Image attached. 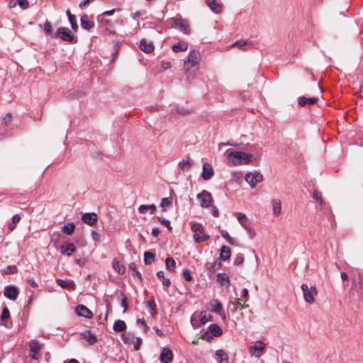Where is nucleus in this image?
<instances>
[{"instance_id":"10","label":"nucleus","mask_w":363,"mask_h":363,"mask_svg":"<svg viewBox=\"0 0 363 363\" xmlns=\"http://www.w3.org/2000/svg\"><path fill=\"white\" fill-rule=\"evenodd\" d=\"M265 344L262 341H256L255 345L249 348V352L252 355L259 357L262 354V351Z\"/></svg>"},{"instance_id":"59","label":"nucleus","mask_w":363,"mask_h":363,"mask_svg":"<svg viewBox=\"0 0 363 363\" xmlns=\"http://www.w3.org/2000/svg\"><path fill=\"white\" fill-rule=\"evenodd\" d=\"M94 0H84L79 4V7L81 9L86 8L90 3L93 2Z\"/></svg>"},{"instance_id":"49","label":"nucleus","mask_w":363,"mask_h":363,"mask_svg":"<svg viewBox=\"0 0 363 363\" xmlns=\"http://www.w3.org/2000/svg\"><path fill=\"white\" fill-rule=\"evenodd\" d=\"M244 259H245L244 255L241 253H239L237 255V256L234 260V264L235 265H240L244 262Z\"/></svg>"},{"instance_id":"42","label":"nucleus","mask_w":363,"mask_h":363,"mask_svg":"<svg viewBox=\"0 0 363 363\" xmlns=\"http://www.w3.org/2000/svg\"><path fill=\"white\" fill-rule=\"evenodd\" d=\"M97 21L102 27H107L111 23L110 21L106 19V16L102 14L97 16Z\"/></svg>"},{"instance_id":"46","label":"nucleus","mask_w":363,"mask_h":363,"mask_svg":"<svg viewBox=\"0 0 363 363\" xmlns=\"http://www.w3.org/2000/svg\"><path fill=\"white\" fill-rule=\"evenodd\" d=\"M172 203L171 197H165L162 199L160 206L162 208L163 211H165L166 208L169 206Z\"/></svg>"},{"instance_id":"13","label":"nucleus","mask_w":363,"mask_h":363,"mask_svg":"<svg viewBox=\"0 0 363 363\" xmlns=\"http://www.w3.org/2000/svg\"><path fill=\"white\" fill-rule=\"evenodd\" d=\"M173 353L172 351L167 348H163L162 353L160 356V360L162 363H169L172 361Z\"/></svg>"},{"instance_id":"64","label":"nucleus","mask_w":363,"mask_h":363,"mask_svg":"<svg viewBox=\"0 0 363 363\" xmlns=\"http://www.w3.org/2000/svg\"><path fill=\"white\" fill-rule=\"evenodd\" d=\"M147 306L150 308L151 309H153L155 306L154 301L150 300L147 302Z\"/></svg>"},{"instance_id":"61","label":"nucleus","mask_w":363,"mask_h":363,"mask_svg":"<svg viewBox=\"0 0 363 363\" xmlns=\"http://www.w3.org/2000/svg\"><path fill=\"white\" fill-rule=\"evenodd\" d=\"M28 284L30 285L33 288L38 287V284L33 279H30L27 281Z\"/></svg>"},{"instance_id":"21","label":"nucleus","mask_w":363,"mask_h":363,"mask_svg":"<svg viewBox=\"0 0 363 363\" xmlns=\"http://www.w3.org/2000/svg\"><path fill=\"white\" fill-rule=\"evenodd\" d=\"M206 2L208 6L214 13H220L221 12V5L219 3H218L216 0H206Z\"/></svg>"},{"instance_id":"26","label":"nucleus","mask_w":363,"mask_h":363,"mask_svg":"<svg viewBox=\"0 0 363 363\" xmlns=\"http://www.w3.org/2000/svg\"><path fill=\"white\" fill-rule=\"evenodd\" d=\"M56 282L62 289H74V287L75 286L74 281H72L71 279L65 281V280L58 279L56 280Z\"/></svg>"},{"instance_id":"44","label":"nucleus","mask_w":363,"mask_h":363,"mask_svg":"<svg viewBox=\"0 0 363 363\" xmlns=\"http://www.w3.org/2000/svg\"><path fill=\"white\" fill-rule=\"evenodd\" d=\"M165 264L168 269H174L176 265V262L172 257H167L165 260Z\"/></svg>"},{"instance_id":"3","label":"nucleus","mask_w":363,"mask_h":363,"mask_svg":"<svg viewBox=\"0 0 363 363\" xmlns=\"http://www.w3.org/2000/svg\"><path fill=\"white\" fill-rule=\"evenodd\" d=\"M301 288L303 291L304 300L308 303H313L315 302V297L318 294L316 288L315 286L309 288L306 284H303Z\"/></svg>"},{"instance_id":"53","label":"nucleus","mask_w":363,"mask_h":363,"mask_svg":"<svg viewBox=\"0 0 363 363\" xmlns=\"http://www.w3.org/2000/svg\"><path fill=\"white\" fill-rule=\"evenodd\" d=\"M177 112L182 116H185L191 113L189 110L186 109L185 108L183 107H178L177 108Z\"/></svg>"},{"instance_id":"58","label":"nucleus","mask_w":363,"mask_h":363,"mask_svg":"<svg viewBox=\"0 0 363 363\" xmlns=\"http://www.w3.org/2000/svg\"><path fill=\"white\" fill-rule=\"evenodd\" d=\"M91 237L94 241L97 242V241L100 240L101 235L99 233H97L96 231L93 230V231H91Z\"/></svg>"},{"instance_id":"8","label":"nucleus","mask_w":363,"mask_h":363,"mask_svg":"<svg viewBox=\"0 0 363 363\" xmlns=\"http://www.w3.org/2000/svg\"><path fill=\"white\" fill-rule=\"evenodd\" d=\"M208 306L211 311L220 315L223 319H225V313L223 310L221 302L216 299L211 300L209 302Z\"/></svg>"},{"instance_id":"55","label":"nucleus","mask_w":363,"mask_h":363,"mask_svg":"<svg viewBox=\"0 0 363 363\" xmlns=\"http://www.w3.org/2000/svg\"><path fill=\"white\" fill-rule=\"evenodd\" d=\"M222 237L225 238L228 242L229 244L232 245L234 244L233 238L229 235V234L227 232H222Z\"/></svg>"},{"instance_id":"23","label":"nucleus","mask_w":363,"mask_h":363,"mask_svg":"<svg viewBox=\"0 0 363 363\" xmlns=\"http://www.w3.org/2000/svg\"><path fill=\"white\" fill-rule=\"evenodd\" d=\"M317 101L318 99L315 97L306 98L301 96L298 98V104L301 106H304L306 105H313L317 102Z\"/></svg>"},{"instance_id":"40","label":"nucleus","mask_w":363,"mask_h":363,"mask_svg":"<svg viewBox=\"0 0 363 363\" xmlns=\"http://www.w3.org/2000/svg\"><path fill=\"white\" fill-rule=\"evenodd\" d=\"M155 260V255L150 252H145L144 262L146 264H150Z\"/></svg>"},{"instance_id":"50","label":"nucleus","mask_w":363,"mask_h":363,"mask_svg":"<svg viewBox=\"0 0 363 363\" xmlns=\"http://www.w3.org/2000/svg\"><path fill=\"white\" fill-rule=\"evenodd\" d=\"M69 21L71 24V26H72V28L74 30H77L78 29V25H77V23L76 21V17L75 16H69Z\"/></svg>"},{"instance_id":"11","label":"nucleus","mask_w":363,"mask_h":363,"mask_svg":"<svg viewBox=\"0 0 363 363\" xmlns=\"http://www.w3.org/2000/svg\"><path fill=\"white\" fill-rule=\"evenodd\" d=\"M18 294H19L18 289L15 286L10 285V286H6L4 288V295L6 298H8L12 301H15L17 298Z\"/></svg>"},{"instance_id":"14","label":"nucleus","mask_w":363,"mask_h":363,"mask_svg":"<svg viewBox=\"0 0 363 363\" xmlns=\"http://www.w3.org/2000/svg\"><path fill=\"white\" fill-rule=\"evenodd\" d=\"M82 220L84 223L93 226L97 221V215L94 213H86L82 216Z\"/></svg>"},{"instance_id":"22","label":"nucleus","mask_w":363,"mask_h":363,"mask_svg":"<svg viewBox=\"0 0 363 363\" xmlns=\"http://www.w3.org/2000/svg\"><path fill=\"white\" fill-rule=\"evenodd\" d=\"M231 255L230 248L228 246L223 245L220 250V259L222 261H227L230 259Z\"/></svg>"},{"instance_id":"60","label":"nucleus","mask_w":363,"mask_h":363,"mask_svg":"<svg viewBox=\"0 0 363 363\" xmlns=\"http://www.w3.org/2000/svg\"><path fill=\"white\" fill-rule=\"evenodd\" d=\"M141 342L142 339L140 337H137L136 342L134 344V348L135 350H138L140 349Z\"/></svg>"},{"instance_id":"20","label":"nucleus","mask_w":363,"mask_h":363,"mask_svg":"<svg viewBox=\"0 0 363 363\" xmlns=\"http://www.w3.org/2000/svg\"><path fill=\"white\" fill-rule=\"evenodd\" d=\"M156 211V206L155 204L150 205H140L138 207V212L141 214H145L148 211L150 214H153Z\"/></svg>"},{"instance_id":"12","label":"nucleus","mask_w":363,"mask_h":363,"mask_svg":"<svg viewBox=\"0 0 363 363\" xmlns=\"http://www.w3.org/2000/svg\"><path fill=\"white\" fill-rule=\"evenodd\" d=\"M175 27L179 28L185 34H188L190 32V28L189 22L182 18H177L174 20Z\"/></svg>"},{"instance_id":"35","label":"nucleus","mask_w":363,"mask_h":363,"mask_svg":"<svg viewBox=\"0 0 363 363\" xmlns=\"http://www.w3.org/2000/svg\"><path fill=\"white\" fill-rule=\"evenodd\" d=\"M129 270L131 272V274L133 277H138L140 281H142V275L138 271L136 268V264L134 262H131L129 264Z\"/></svg>"},{"instance_id":"2","label":"nucleus","mask_w":363,"mask_h":363,"mask_svg":"<svg viewBox=\"0 0 363 363\" xmlns=\"http://www.w3.org/2000/svg\"><path fill=\"white\" fill-rule=\"evenodd\" d=\"M191 230L194 233V240L200 243L209 240L210 236L204 233V229L201 223H194L191 225Z\"/></svg>"},{"instance_id":"34","label":"nucleus","mask_w":363,"mask_h":363,"mask_svg":"<svg viewBox=\"0 0 363 363\" xmlns=\"http://www.w3.org/2000/svg\"><path fill=\"white\" fill-rule=\"evenodd\" d=\"M272 206H273L274 215L279 216L281 213V206L280 200L274 199L272 201Z\"/></svg>"},{"instance_id":"30","label":"nucleus","mask_w":363,"mask_h":363,"mask_svg":"<svg viewBox=\"0 0 363 363\" xmlns=\"http://www.w3.org/2000/svg\"><path fill=\"white\" fill-rule=\"evenodd\" d=\"M215 355L219 358L220 363H228V356L225 351L218 350L216 352Z\"/></svg>"},{"instance_id":"57","label":"nucleus","mask_w":363,"mask_h":363,"mask_svg":"<svg viewBox=\"0 0 363 363\" xmlns=\"http://www.w3.org/2000/svg\"><path fill=\"white\" fill-rule=\"evenodd\" d=\"M12 119H13V116H12L11 113H7L3 118L4 122L6 124H9V123H11Z\"/></svg>"},{"instance_id":"36","label":"nucleus","mask_w":363,"mask_h":363,"mask_svg":"<svg viewBox=\"0 0 363 363\" xmlns=\"http://www.w3.org/2000/svg\"><path fill=\"white\" fill-rule=\"evenodd\" d=\"M157 276L158 279H160L162 281V285L164 287H169L171 285L170 280L169 279H166L164 277V272L163 271L158 272L157 273Z\"/></svg>"},{"instance_id":"5","label":"nucleus","mask_w":363,"mask_h":363,"mask_svg":"<svg viewBox=\"0 0 363 363\" xmlns=\"http://www.w3.org/2000/svg\"><path fill=\"white\" fill-rule=\"evenodd\" d=\"M196 197L200 201L201 206L203 208L209 207L213 201L212 195L206 190H203L201 193L198 194Z\"/></svg>"},{"instance_id":"7","label":"nucleus","mask_w":363,"mask_h":363,"mask_svg":"<svg viewBox=\"0 0 363 363\" xmlns=\"http://www.w3.org/2000/svg\"><path fill=\"white\" fill-rule=\"evenodd\" d=\"M245 180L252 188H255L257 183L263 180V177L259 172L247 173L245 176Z\"/></svg>"},{"instance_id":"18","label":"nucleus","mask_w":363,"mask_h":363,"mask_svg":"<svg viewBox=\"0 0 363 363\" xmlns=\"http://www.w3.org/2000/svg\"><path fill=\"white\" fill-rule=\"evenodd\" d=\"M217 281L222 286L228 287L230 285V281L226 273H218L217 274Z\"/></svg>"},{"instance_id":"19","label":"nucleus","mask_w":363,"mask_h":363,"mask_svg":"<svg viewBox=\"0 0 363 363\" xmlns=\"http://www.w3.org/2000/svg\"><path fill=\"white\" fill-rule=\"evenodd\" d=\"M81 26L84 29L90 30L94 28V23L89 20L88 15L84 14L81 17Z\"/></svg>"},{"instance_id":"4","label":"nucleus","mask_w":363,"mask_h":363,"mask_svg":"<svg viewBox=\"0 0 363 363\" xmlns=\"http://www.w3.org/2000/svg\"><path fill=\"white\" fill-rule=\"evenodd\" d=\"M57 35V37L60 38L64 41L71 43H75L77 42L74 34L68 28L60 27L58 29Z\"/></svg>"},{"instance_id":"33","label":"nucleus","mask_w":363,"mask_h":363,"mask_svg":"<svg viewBox=\"0 0 363 363\" xmlns=\"http://www.w3.org/2000/svg\"><path fill=\"white\" fill-rule=\"evenodd\" d=\"M113 328L116 332H123L126 329V324L125 321L118 320L114 323Z\"/></svg>"},{"instance_id":"28","label":"nucleus","mask_w":363,"mask_h":363,"mask_svg":"<svg viewBox=\"0 0 363 363\" xmlns=\"http://www.w3.org/2000/svg\"><path fill=\"white\" fill-rule=\"evenodd\" d=\"M251 45H252V43L250 42H249L247 40H238L235 43H234L233 44H232L230 45V47L236 46L240 50H246L247 48H250Z\"/></svg>"},{"instance_id":"17","label":"nucleus","mask_w":363,"mask_h":363,"mask_svg":"<svg viewBox=\"0 0 363 363\" xmlns=\"http://www.w3.org/2000/svg\"><path fill=\"white\" fill-rule=\"evenodd\" d=\"M213 173L211 166L208 163H205L203 166L202 178L204 180H208L213 177Z\"/></svg>"},{"instance_id":"16","label":"nucleus","mask_w":363,"mask_h":363,"mask_svg":"<svg viewBox=\"0 0 363 363\" xmlns=\"http://www.w3.org/2000/svg\"><path fill=\"white\" fill-rule=\"evenodd\" d=\"M76 313L80 315L87 318H90L92 317V312L85 306L79 305L76 307Z\"/></svg>"},{"instance_id":"9","label":"nucleus","mask_w":363,"mask_h":363,"mask_svg":"<svg viewBox=\"0 0 363 363\" xmlns=\"http://www.w3.org/2000/svg\"><path fill=\"white\" fill-rule=\"evenodd\" d=\"M42 348V345L38 340H33L30 343V353L34 359H38L41 355L40 351Z\"/></svg>"},{"instance_id":"39","label":"nucleus","mask_w":363,"mask_h":363,"mask_svg":"<svg viewBox=\"0 0 363 363\" xmlns=\"http://www.w3.org/2000/svg\"><path fill=\"white\" fill-rule=\"evenodd\" d=\"M84 338L86 340L89 344L92 345L96 342V337L90 331H85L83 334Z\"/></svg>"},{"instance_id":"52","label":"nucleus","mask_w":363,"mask_h":363,"mask_svg":"<svg viewBox=\"0 0 363 363\" xmlns=\"http://www.w3.org/2000/svg\"><path fill=\"white\" fill-rule=\"evenodd\" d=\"M121 306L123 307V312H125L128 309V303H127V298L126 296L121 294Z\"/></svg>"},{"instance_id":"27","label":"nucleus","mask_w":363,"mask_h":363,"mask_svg":"<svg viewBox=\"0 0 363 363\" xmlns=\"http://www.w3.org/2000/svg\"><path fill=\"white\" fill-rule=\"evenodd\" d=\"M10 318V312L7 307H5L3 308L2 313L1 315V320L3 322L2 324L6 326V328H10L11 325V323L9 324L6 322L7 320H9Z\"/></svg>"},{"instance_id":"1","label":"nucleus","mask_w":363,"mask_h":363,"mask_svg":"<svg viewBox=\"0 0 363 363\" xmlns=\"http://www.w3.org/2000/svg\"><path fill=\"white\" fill-rule=\"evenodd\" d=\"M225 156L230 164L235 166L248 164L253 159V155L240 151H226Z\"/></svg>"},{"instance_id":"29","label":"nucleus","mask_w":363,"mask_h":363,"mask_svg":"<svg viewBox=\"0 0 363 363\" xmlns=\"http://www.w3.org/2000/svg\"><path fill=\"white\" fill-rule=\"evenodd\" d=\"M208 331L214 337H219L222 335L223 330L217 324H211L208 327Z\"/></svg>"},{"instance_id":"15","label":"nucleus","mask_w":363,"mask_h":363,"mask_svg":"<svg viewBox=\"0 0 363 363\" xmlns=\"http://www.w3.org/2000/svg\"><path fill=\"white\" fill-rule=\"evenodd\" d=\"M60 252L67 256H70L76 251V247L73 243L65 242L60 246Z\"/></svg>"},{"instance_id":"38","label":"nucleus","mask_w":363,"mask_h":363,"mask_svg":"<svg viewBox=\"0 0 363 363\" xmlns=\"http://www.w3.org/2000/svg\"><path fill=\"white\" fill-rule=\"evenodd\" d=\"M188 48V45L185 43H179L172 46V50L174 52H179L181 51H186Z\"/></svg>"},{"instance_id":"56","label":"nucleus","mask_w":363,"mask_h":363,"mask_svg":"<svg viewBox=\"0 0 363 363\" xmlns=\"http://www.w3.org/2000/svg\"><path fill=\"white\" fill-rule=\"evenodd\" d=\"M199 319L201 324H205L208 322V319L206 317V312H201L200 313Z\"/></svg>"},{"instance_id":"41","label":"nucleus","mask_w":363,"mask_h":363,"mask_svg":"<svg viewBox=\"0 0 363 363\" xmlns=\"http://www.w3.org/2000/svg\"><path fill=\"white\" fill-rule=\"evenodd\" d=\"M21 217L18 214H16L12 217V223L8 225L9 230L12 231L16 228V225L20 221Z\"/></svg>"},{"instance_id":"24","label":"nucleus","mask_w":363,"mask_h":363,"mask_svg":"<svg viewBox=\"0 0 363 363\" xmlns=\"http://www.w3.org/2000/svg\"><path fill=\"white\" fill-rule=\"evenodd\" d=\"M140 48L145 52H151L154 50V46L151 42H147L145 39H142L140 43Z\"/></svg>"},{"instance_id":"37","label":"nucleus","mask_w":363,"mask_h":363,"mask_svg":"<svg viewBox=\"0 0 363 363\" xmlns=\"http://www.w3.org/2000/svg\"><path fill=\"white\" fill-rule=\"evenodd\" d=\"M75 226L73 223H69L67 225H65L62 228V231L67 235H72L74 230Z\"/></svg>"},{"instance_id":"47","label":"nucleus","mask_w":363,"mask_h":363,"mask_svg":"<svg viewBox=\"0 0 363 363\" xmlns=\"http://www.w3.org/2000/svg\"><path fill=\"white\" fill-rule=\"evenodd\" d=\"M313 198L315 199L317 202H318L320 205L323 203V199L321 197V193L318 191H314L313 193Z\"/></svg>"},{"instance_id":"63","label":"nucleus","mask_w":363,"mask_h":363,"mask_svg":"<svg viewBox=\"0 0 363 363\" xmlns=\"http://www.w3.org/2000/svg\"><path fill=\"white\" fill-rule=\"evenodd\" d=\"M160 233V230L157 228H154L152 230V235L155 237H157Z\"/></svg>"},{"instance_id":"51","label":"nucleus","mask_w":363,"mask_h":363,"mask_svg":"<svg viewBox=\"0 0 363 363\" xmlns=\"http://www.w3.org/2000/svg\"><path fill=\"white\" fill-rule=\"evenodd\" d=\"M159 221L165 225L169 230H172V227L170 225V221L163 217H159L158 218Z\"/></svg>"},{"instance_id":"48","label":"nucleus","mask_w":363,"mask_h":363,"mask_svg":"<svg viewBox=\"0 0 363 363\" xmlns=\"http://www.w3.org/2000/svg\"><path fill=\"white\" fill-rule=\"evenodd\" d=\"M183 277L186 281H191L193 279L191 271L187 269L184 270Z\"/></svg>"},{"instance_id":"25","label":"nucleus","mask_w":363,"mask_h":363,"mask_svg":"<svg viewBox=\"0 0 363 363\" xmlns=\"http://www.w3.org/2000/svg\"><path fill=\"white\" fill-rule=\"evenodd\" d=\"M192 165L193 162L189 156H186L181 162H179V166L183 171L189 170Z\"/></svg>"},{"instance_id":"31","label":"nucleus","mask_w":363,"mask_h":363,"mask_svg":"<svg viewBox=\"0 0 363 363\" xmlns=\"http://www.w3.org/2000/svg\"><path fill=\"white\" fill-rule=\"evenodd\" d=\"M234 215L236 216L238 222L242 225L246 230H249L247 226V217L243 213H235Z\"/></svg>"},{"instance_id":"32","label":"nucleus","mask_w":363,"mask_h":363,"mask_svg":"<svg viewBox=\"0 0 363 363\" xmlns=\"http://www.w3.org/2000/svg\"><path fill=\"white\" fill-rule=\"evenodd\" d=\"M44 30L45 32L49 35L52 38H57V33L52 30V26L51 23L46 21L44 24Z\"/></svg>"},{"instance_id":"45","label":"nucleus","mask_w":363,"mask_h":363,"mask_svg":"<svg viewBox=\"0 0 363 363\" xmlns=\"http://www.w3.org/2000/svg\"><path fill=\"white\" fill-rule=\"evenodd\" d=\"M357 292L360 294L363 292V274L362 272L358 273V291Z\"/></svg>"},{"instance_id":"54","label":"nucleus","mask_w":363,"mask_h":363,"mask_svg":"<svg viewBox=\"0 0 363 363\" xmlns=\"http://www.w3.org/2000/svg\"><path fill=\"white\" fill-rule=\"evenodd\" d=\"M16 1L18 6L23 9H27L29 4L28 0H16Z\"/></svg>"},{"instance_id":"6","label":"nucleus","mask_w":363,"mask_h":363,"mask_svg":"<svg viewBox=\"0 0 363 363\" xmlns=\"http://www.w3.org/2000/svg\"><path fill=\"white\" fill-rule=\"evenodd\" d=\"M201 59L200 53L198 51L191 52L186 60H184V64L187 69H190L199 63Z\"/></svg>"},{"instance_id":"62","label":"nucleus","mask_w":363,"mask_h":363,"mask_svg":"<svg viewBox=\"0 0 363 363\" xmlns=\"http://www.w3.org/2000/svg\"><path fill=\"white\" fill-rule=\"evenodd\" d=\"M114 13H115V9H112L110 11H104L101 14L104 15V16H110L113 15Z\"/></svg>"},{"instance_id":"43","label":"nucleus","mask_w":363,"mask_h":363,"mask_svg":"<svg viewBox=\"0 0 363 363\" xmlns=\"http://www.w3.org/2000/svg\"><path fill=\"white\" fill-rule=\"evenodd\" d=\"M113 268L121 274L125 272V267L121 265L118 261L114 260L113 262Z\"/></svg>"}]
</instances>
